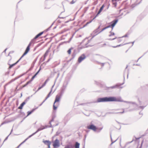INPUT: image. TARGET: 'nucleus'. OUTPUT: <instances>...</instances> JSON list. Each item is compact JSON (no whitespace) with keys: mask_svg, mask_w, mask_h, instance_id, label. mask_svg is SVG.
I'll return each mask as SVG.
<instances>
[{"mask_svg":"<svg viewBox=\"0 0 148 148\" xmlns=\"http://www.w3.org/2000/svg\"><path fill=\"white\" fill-rule=\"evenodd\" d=\"M115 101H120L119 100H117L116 98L115 97L110 96L106 97H103L98 98L97 101L91 102L89 103H81L80 105H84L87 106L88 104L93 103L96 102H114Z\"/></svg>","mask_w":148,"mask_h":148,"instance_id":"obj_1","label":"nucleus"},{"mask_svg":"<svg viewBox=\"0 0 148 148\" xmlns=\"http://www.w3.org/2000/svg\"><path fill=\"white\" fill-rule=\"evenodd\" d=\"M67 84L68 83L67 82H65L63 84V87H64V88H65L66 87ZM64 89H64L63 88L62 89L61 91V95L60 96H58V95L56 96L53 106V110H56L57 109V106H55V104L56 103L59 102L60 101V100L61 95L62 94L64 93Z\"/></svg>","mask_w":148,"mask_h":148,"instance_id":"obj_2","label":"nucleus"},{"mask_svg":"<svg viewBox=\"0 0 148 148\" xmlns=\"http://www.w3.org/2000/svg\"><path fill=\"white\" fill-rule=\"evenodd\" d=\"M147 148L148 147V138L146 139H143L142 141L140 148Z\"/></svg>","mask_w":148,"mask_h":148,"instance_id":"obj_3","label":"nucleus"},{"mask_svg":"<svg viewBox=\"0 0 148 148\" xmlns=\"http://www.w3.org/2000/svg\"><path fill=\"white\" fill-rule=\"evenodd\" d=\"M124 83L123 82L122 83H118L116 84L115 85L113 86H112L110 87H106V90H107L110 91L111 90H112L114 88H118L120 86L123 85L124 84Z\"/></svg>","mask_w":148,"mask_h":148,"instance_id":"obj_4","label":"nucleus"},{"mask_svg":"<svg viewBox=\"0 0 148 148\" xmlns=\"http://www.w3.org/2000/svg\"><path fill=\"white\" fill-rule=\"evenodd\" d=\"M87 128L88 129L93 130L94 131H96L98 129V127H97L95 126L91 123L90 125L87 126Z\"/></svg>","mask_w":148,"mask_h":148,"instance_id":"obj_5","label":"nucleus"},{"mask_svg":"<svg viewBox=\"0 0 148 148\" xmlns=\"http://www.w3.org/2000/svg\"><path fill=\"white\" fill-rule=\"evenodd\" d=\"M60 146L59 140L56 139L53 143V148H56L57 147H59Z\"/></svg>","mask_w":148,"mask_h":148,"instance_id":"obj_6","label":"nucleus"},{"mask_svg":"<svg viewBox=\"0 0 148 148\" xmlns=\"http://www.w3.org/2000/svg\"><path fill=\"white\" fill-rule=\"evenodd\" d=\"M86 57L84 54H83L80 56L78 59V62L79 63H81L83 60L85 59Z\"/></svg>","mask_w":148,"mask_h":148,"instance_id":"obj_7","label":"nucleus"},{"mask_svg":"<svg viewBox=\"0 0 148 148\" xmlns=\"http://www.w3.org/2000/svg\"><path fill=\"white\" fill-rule=\"evenodd\" d=\"M118 19H115L113 20L112 22L110 23H111L112 25V30L114 27L118 22Z\"/></svg>","mask_w":148,"mask_h":148,"instance_id":"obj_8","label":"nucleus"},{"mask_svg":"<svg viewBox=\"0 0 148 148\" xmlns=\"http://www.w3.org/2000/svg\"><path fill=\"white\" fill-rule=\"evenodd\" d=\"M105 7V4H103L102 6L101 7L99 10L98 12H97V14L96 16L93 19H94L95 18L97 17L98 15L103 10L104 7Z\"/></svg>","mask_w":148,"mask_h":148,"instance_id":"obj_9","label":"nucleus"},{"mask_svg":"<svg viewBox=\"0 0 148 148\" xmlns=\"http://www.w3.org/2000/svg\"><path fill=\"white\" fill-rule=\"evenodd\" d=\"M38 107H37L35 108H33L30 111H28L27 112V115L26 116H25V118H26L30 115L32 113L36 110L37 109Z\"/></svg>","mask_w":148,"mask_h":148,"instance_id":"obj_10","label":"nucleus"},{"mask_svg":"<svg viewBox=\"0 0 148 148\" xmlns=\"http://www.w3.org/2000/svg\"><path fill=\"white\" fill-rule=\"evenodd\" d=\"M117 100H119L120 101H118V102H123L125 103H130V101H125L123 100L121 98H116Z\"/></svg>","mask_w":148,"mask_h":148,"instance_id":"obj_11","label":"nucleus"},{"mask_svg":"<svg viewBox=\"0 0 148 148\" xmlns=\"http://www.w3.org/2000/svg\"><path fill=\"white\" fill-rule=\"evenodd\" d=\"M10 60L8 62V64L9 65V66L8 68V69H10L12 68L13 66H14L15 65H16L14 63L13 64H10Z\"/></svg>","mask_w":148,"mask_h":148,"instance_id":"obj_12","label":"nucleus"},{"mask_svg":"<svg viewBox=\"0 0 148 148\" xmlns=\"http://www.w3.org/2000/svg\"><path fill=\"white\" fill-rule=\"evenodd\" d=\"M106 29V27H104V28H103L99 32H98V33L96 34L95 35H94V36L92 37L91 38V39H92L93 38H94L97 35H98V34L100 33L101 32H102L103 30H105Z\"/></svg>","mask_w":148,"mask_h":148,"instance_id":"obj_13","label":"nucleus"},{"mask_svg":"<svg viewBox=\"0 0 148 148\" xmlns=\"http://www.w3.org/2000/svg\"><path fill=\"white\" fill-rule=\"evenodd\" d=\"M42 142L45 145H47L51 143V142L48 140H43Z\"/></svg>","mask_w":148,"mask_h":148,"instance_id":"obj_14","label":"nucleus"},{"mask_svg":"<svg viewBox=\"0 0 148 148\" xmlns=\"http://www.w3.org/2000/svg\"><path fill=\"white\" fill-rule=\"evenodd\" d=\"M124 112V111L123 110V111L122 112H118L116 111H114L113 112H109V113L110 114H119V113H121L123 114Z\"/></svg>","mask_w":148,"mask_h":148,"instance_id":"obj_15","label":"nucleus"},{"mask_svg":"<svg viewBox=\"0 0 148 148\" xmlns=\"http://www.w3.org/2000/svg\"><path fill=\"white\" fill-rule=\"evenodd\" d=\"M119 0H112L113 4L114 5L115 7L116 6V1H119Z\"/></svg>","mask_w":148,"mask_h":148,"instance_id":"obj_16","label":"nucleus"},{"mask_svg":"<svg viewBox=\"0 0 148 148\" xmlns=\"http://www.w3.org/2000/svg\"><path fill=\"white\" fill-rule=\"evenodd\" d=\"M80 144L77 142H76L75 143V148H79Z\"/></svg>","mask_w":148,"mask_h":148,"instance_id":"obj_17","label":"nucleus"},{"mask_svg":"<svg viewBox=\"0 0 148 148\" xmlns=\"http://www.w3.org/2000/svg\"><path fill=\"white\" fill-rule=\"evenodd\" d=\"M130 42H129V43H125V44H120L119 45H117L116 46H112V47H113V48H116V47H120V46H122L123 45H126V44H128L129 43H130Z\"/></svg>","mask_w":148,"mask_h":148,"instance_id":"obj_18","label":"nucleus"},{"mask_svg":"<svg viewBox=\"0 0 148 148\" xmlns=\"http://www.w3.org/2000/svg\"><path fill=\"white\" fill-rule=\"evenodd\" d=\"M34 66V64H32L30 68L27 71L26 73H28L29 71H31L33 68Z\"/></svg>","mask_w":148,"mask_h":148,"instance_id":"obj_19","label":"nucleus"},{"mask_svg":"<svg viewBox=\"0 0 148 148\" xmlns=\"http://www.w3.org/2000/svg\"><path fill=\"white\" fill-rule=\"evenodd\" d=\"M47 56V55H45L44 54L43 56L44 57H43V59H42V57L40 59V60H41V62H43V61H44L45 60V58Z\"/></svg>","mask_w":148,"mask_h":148,"instance_id":"obj_20","label":"nucleus"},{"mask_svg":"<svg viewBox=\"0 0 148 148\" xmlns=\"http://www.w3.org/2000/svg\"><path fill=\"white\" fill-rule=\"evenodd\" d=\"M97 63L98 64H101V66L102 68L104 64H106L108 63V64H109V63L108 62H105V63H101V62H98Z\"/></svg>","mask_w":148,"mask_h":148,"instance_id":"obj_21","label":"nucleus"},{"mask_svg":"<svg viewBox=\"0 0 148 148\" xmlns=\"http://www.w3.org/2000/svg\"><path fill=\"white\" fill-rule=\"evenodd\" d=\"M97 31V30H95L93 31V32L91 34V35L92 36V37L94 36V35H95L96 34L98 33V32Z\"/></svg>","mask_w":148,"mask_h":148,"instance_id":"obj_22","label":"nucleus"},{"mask_svg":"<svg viewBox=\"0 0 148 148\" xmlns=\"http://www.w3.org/2000/svg\"><path fill=\"white\" fill-rule=\"evenodd\" d=\"M73 48L72 47H71V48L69 49V50L67 51V52L68 54H70L71 53V50L73 49Z\"/></svg>","mask_w":148,"mask_h":148,"instance_id":"obj_23","label":"nucleus"},{"mask_svg":"<svg viewBox=\"0 0 148 148\" xmlns=\"http://www.w3.org/2000/svg\"><path fill=\"white\" fill-rule=\"evenodd\" d=\"M73 146L72 145H66L64 148H72Z\"/></svg>","mask_w":148,"mask_h":148,"instance_id":"obj_24","label":"nucleus"},{"mask_svg":"<svg viewBox=\"0 0 148 148\" xmlns=\"http://www.w3.org/2000/svg\"><path fill=\"white\" fill-rule=\"evenodd\" d=\"M110 138H111V142H112V143L111 144V145H112L113 143H114L117 140V139H118V138H117L115 140L113 141V140L112 139V137H111V135L110 134Z\"/></svg>","mask_w":148,"mask_h":148,"instance_id":"obj_25","label":"nucleus"},{"mask_svg":"<svg viewBox=\"0 0 148 148\" xmlns=\"http://www.w3.org/2000/svg\"><path fill=\"white\" fill-rule=\"evenodd\" d=\"M110 138H111V142H112V143L111 144V145H112L113 143H114L117 140V139H118V138H117L115 140L113 141V140L112 139V137H111V135L110 134Z\"/></svg>","mask_w":148,"mask_h":148,"instance_id":"obj_26","label":"nucleus"},{"mask_svg":"<svg viewBox=\"0 0 148 148\" xmlns=\"http://www.w3.org/2000/svg\"><path fill=\"white\" fill-rule=\"evenodd\" d=\"M94 19H93V18L91 20H90V21H89V22H87L86 23V24H85V25H84V26H83V27H86V26H87V25H88V24H89V23H91L92 21L94 20Z\"/></svg>","mask_w":148,"mask_h":148,"instance_id":"obj_27","label":"nucleus"},{"mask_svg":"<svg viewBox=\"0 0 148 148\" xmlns=\"http://www.w3.org/2000/svg\"><path fill=\"white\" fill-rule=\"evenodd\" d=\"M94 19H93V18L91 20H90V21H89V22H87L86 23V24H85V25H84V26H83V27H86V26H87V25H88V24H89V23H91L92 21L94 20Z\"/></svg>","mask_w":148,"mask_h":148,"instance_id":"obj_28","label":"nucleus"},{"mask_svg":"<svg viewBox=\"0 0 148 148\" xmlns=\"http://www.w3.org/2000/svg\"><path fill=\"white\" fill-rule=\"evenodd\" d=\"M24 106V105L22 103H21L20 106L18 107V109L20 110L22 109Z\"/></svg>","mask_w":148,"mask_h":148,"instance_id":"obj_29","label":"nucleus"},{"mask_svg":"<svg viewBox=\"0 0 148 148\" xmlns=\"http://www.w3.org/2000/svg\"><path fill=\"white\" fill-rule=\"evenodd\" d=\"M50 47L46 51L45 53L44 54L45 55H47L49 52L50 50Z\"/></svg>","mask_w":148,"mask_h":148,"instance_id":"obj_30","label":"nucleus"},{"mask_svg":"<svg viewBox=\"0 0 148 148\" xmlns=\"http://www.w3.org/2000/svg\"><path fill=\"white\" fill-rule=\"evenodd\" d=\"M40 36V34L39 33L35 36L34 37V39H36Z\"/></svg>","mask_w":148,"mask_h":148,"instance_id":"obj_31","label":"nucleus"},{"mask_svg":"<svg viewBox=\"0 0 148 148\" xmlns=\"http://www.w3.org/2000/svg\"><path fill=\"white\" fill-rule=\"evenodd\" d=\"M112 30H111V31H110V34H109V36H113V35H114V34H115L114 32H112Z\"/></svg>","mask_w":148,"mask_h":148,"instance_id":"obj_32","label":"nucleus"},{"mask_svg":"<svg viewBox=\"0 0 148 148\" xmlns=\"http://www.w3.org/2000/svg\"><path fill=\"white\" fill-rule=\"evenodd\" d=\"M30 97H28L24 101L26 103L29 100Z\"/></svg>","mask_w":148,"mask_h":148,"instance_id":"obj_33","label":"nucleus"},{"mask_svg":"<svg viewBox=\"0 0 148 148\" xmlns=\"http://www.w3.org/2000/svg\"><path fill=\"white\" fill-rule=\"evenodd\" d=\"M30 47L27 46L25 51L28 53L30 50Z\"/></svg>","mask_w":148,"mask_h":148,"instance_id":"obj_34","label":"nucleus"},{"mask_svg":"<svg viewBox=\"0 0 148 148\" xmlns=\"http://www.w3.org/2000/svg\"><path fill=\"white\" fill-rule=\"evenodd\" d=\"M10 135H8L5 138V140H4V141H3V142L2 145H1V146H0V147H1L2 145H3V143L5 141H6V140H7L8 138V137H9V136Z\"/></svg>","mask_w":148,"mask_h":148,"instance_id":"obj_35","label":"nucleus"},{"mask_svg":"<svg viewBox=\"0 0 148 148\" xmlns=\"http://www.w3.org/2000/svg\"><path fill=\"white\" fill-rule=\"evenodd\" d=\"M40 70H41V67H40L39 69L38 70V71L35 73V75L36 76L38 75V74L40 72Z\"/></svg>","mask_w":148,"mask_h":148,"instance_id":"obj_36","label":"nucleus"},{"mask_svg":"<svg viewBox=\"0 0 148 148\" xmlns=\"http://www.w3.org/2000/svg\"><path fill=\"white\" fill-rule=\"evenodd\" d=\"M112 25L111 24L110 25H109L108 26L106 27V29H108L109 28H110V27H111L112 28Z\"/></svg>","mask_w":148,"mask_h":148,"instance_id":"obj_37","label":"nucleus"},{"mask_svg":"<svg viewBox=\"0 0 148 148\" xmlns=\"http://www.w3.org/2000/svg\"><path fill=\"white\" fill-rule=\"evenodd\" d=\"M36 76L34 75L33 76H32L30 80L32 81Z\"/></svg>","mask_w":148,"mask_h":148,"instance_id":"obj_38","label":"nucleus"},{"mask_svg":"<svg viewBox=\"0 0 148 148\" xmlns=\"http://www.w3.org/2000/svg\"><path fill=\"white\" fill-rule=\"evenodd\" d=\"M134 140L133 139V140L129 142H128L127 143H126V144L125 145H126V146L128 144L131 143Z\"/></svg>","mask_w":148,"mask_h":148,"instance_id":"obj_39","label":"nucleus"},{"mask_svg":"<svg viewBox=\"0 0 148 148\" xmlns=\"http://www.w3.org/2000/svg\"><path fill=\"white\" fill-rule=\"evenodd\" d=\"M45 129V128H43V127H42V128H41V127H40V128H38V130H39V131H41V130H43V129Z\"/></svg>","mask_w":148,"mask_h":148,"instance_id":"obj_40","label":"nucleus"},{"mask_svg":"<svg viewBox=\"0 0 148 148\" xmlns=\"http://www.w3.org/2000/svg\"><path fill=\"white\" fill-rule=\"evenodd\" d=\"M27 53H28L27 52L25 51L23 53V56H25L26 55Z\"/></svg>","mask_w":148,"mask_h":148,"instance_id":"obj_41","label":"nucleus"},{"mask_svg":"<svg viewBox=\"0 0 148 148\" xmlns=\"http://www.w3.org/2000/svg\"><path fill=\"white\" fill-rule=\"evenodd\" d=\"M49 80V79H47L45 80V82H44V83L43 84H45V85L46 83H47V82Z\"/></svg>","mask_w":148,"mask_h":148,"instance_id":"obj_42","label":"nucleus"},{"mask_svg":"<svg viewBox=\"0 0 148 148\" xmlns=\"http://www.w3.org/2000/svg\"><path fill=\"white\" fill-rule=\"evenodd\" d=\"M121 138H120V142H121ZM120 146L121 147V148H125L126 147V145H125V146L123 147H122L121 146V142H120Z\"/></svg>","mask_w":148,"mask_h":148,"instance_id":"obj_43","label":"nucleus"},{"mask_svg":"<svg viewBox=\"0 0 148 148\" xmlns=\"http://www.w3.org/2000/svg\"><path fill=\"white\" fill-rule=\"evenodd\" d=\"M52 92V90H51L49 92V93H48V94L47 95V96L48 97H49L50 95V94L51 92Z\"/></svg>","mask_w":148,"mask_h":148,"instance_id":"obj_44","label":"nucleus"},{"mask_svg":"<svg viewBox=\"0 0 148 148\" xmlns=\"http://www.w3.org/2000/svg\"><path fill=\"white\" fill-rule=\"evenodd\" d=\"M20 113L22 115H24L25 114V113H24V112H23L21 110H20Z\"/></svg>","mask_w":148,"mask_h":148,"instance_id":"obj_45","label":"nucleus"},{"mask_svg":"<svg viewBox=\"0 0 148 148\" xmlns=\"http://www.w3.org/2000/svg\"><path fill=\"white\" fill-rule=\"evenodd\" d=\"M51 28V27H49V28H48L47 29H46L45 30L44 32H47Z\"/></svg>","mask_w":148,"mask_h":148,"instance_id":"obj_46","label":"nucleus"},{"mask_svg":"<svg viewBox=\"0 0 148 148\" xmlns=\"http://www.w3.org/2000/svg\"><path fill=\"white\" fill-rule=\"evenodd\" d=\"M32 81L30 80H29V81L27 82L26 83V84L27 85H28V84H30V83H31V82H32Z\"/></svg>","mask_w":148,"mask_h":148,"instance_id":"obj_47","label":"nucleus"},{"mask_svg":"<svg viewBox=\"0 0 148 148\" xmlns=\"http://www.w3.org/2000/svg\"><path fill=\"white\" fill-rule=\"evenodd\" d=\"M41 89V88L40 87H39L38 90L35 92L34 93V94H35L37 92H38V91H39Z\"/></svg>","mask_w":148,"mask_h":148,"instance_id":"obj_48","label":"nucleus"},{"mask_svg":"<svg viewBox=\"0 0 148 148\" xmlns=\"http://www.w3.org/2000/svg\"><path fill=\"white\" fill-rule=\"evenodd\" d=\"M116 38H117V37H116L113 38H109L108 39V40H114L115 39H116Z\"/></svg>","mask_w":148,"mask_h":148,"instance_id":"obj_49","label":"nucleus"},{"mask_svg":"<svg viewBox=\"0 0 148 148\" xmlns=\"http://www.w3.org/2000/svg\"><path fill=\"white\" fill-rule=\"evenodd\" d=\"M148 52V50L145 53L143 54V56H141V57H140L138 60H139L140 59V58L142 57L144 55H145L146 53H147V52Z\"/></svg>","mask_w":148,"mask_h":148,"instance_id":"obj_50","label":"nucleus"},{"mask_svg":"<svg viewBox=\"0 0 148 148\" xmlns=\"http://www.w3.org/2000/svg\"><path fill=\"white\" fill-rule=\"evenodd\" d=\"M148 52V50L145 53L143 54V56H141V57H140L138 60H139L140 59V58L142 57L144 55H145L146 53H147V52Z\"/></svg>","mask_w":148,"mask_h":148,"instance_id":"obj_51","label":"nucleus"},{"mask_svg":"<svg viewBox=\"0 0 148 148\" xmlns=\"http://www.w3.org/2000/svg\"><path fill=\"white\" fill-rule=\"evenodd\" d=\"M148 52V50L145 53L143 54V56H141V57H140L138 60H139L140 59V58L142 57L144 55H145L146 53H147V52Z\"/></svg>","mask_w":148,"mask_h":148,"instance_id":"obj_52","label":"nucleus"},{"mask_svg":"<svg viewBox=\"0 0 148 148\" xmlns=\"http://www.w3.org/2000/svg\"><path fill=\"white\" fill-rule=\"evenodd\" d=\"M120 37L118 38L117 41L119 42H121V40L120 39Z\"/></svg>","mask_w":148,"mask_h":148,"instance_id":"obj_53","label":"nucleus"},{"mask_svg":"<svg viewBox=\"0 0 148 148\" xmlns=\"http://www.w3.org/2000/svg\"><path fill=\"white\" fill-rule=\"evenodd\" d=\"M95 83L98 85H99V83L96 81H95Z\"/></svg>","mask_w":148,"mask_h":148,"instance_id":"obj_54","label":"nucleus"},{"mask_svg":"<svg viewBox=\"0 0 148 148\" xmlns=\"http://www.w3.org/2000/svg\"><path fill=\"white\" fill-rule=\"evenodd\" d=\"M27 139H25V140H24L23 142H22L20 144L21 145H22L23 144V143H24L25 142V141L27 140Z\"/></svg>","mask_w":148,"mask_h":148,"instance_id":"obj_55","label":"nucleus"},{"mask_svg":"<svg viewBox=\"0 0 148 148\" xmlns=\"http://www.w3.org/2000/svg\"><path fill=\"white\" fill-rule=\"evenodd\" d=\"M130 103H132V104H136V105H137V104L135 102H131L130 101Z\"/></svg>","mask_w":148,"mask_h":148,"instance_id":"obj_56","label":"nucleus"},{"mask_svg":"<svg viewBox=\"0 0 148 148\" xmlns=\"http://www.w3.org/2000/svg\"><path fill=\"white\" fill-rule=\"evenodd\" d=\"M35 39H34V38L33 39H32V40H31V41H30V42H31L32 43H34V40H35Z\"/></svg>","mask_w":148,"mask_h":148,"instance_id":"obj_57","label":"nucleus"},{"mask_svg":"<svg viewBox=\"0 0 148 148\" xmlns=\"http://www.w3.org/2000/svg\"><path fill=\"white\" fill-rule=\"evenodd\" d=\"M51 121H49V123L50 125V126H49V127H53V126H52L51 124Z\"/></svg>","mask_w":148,"mask_h":148,"instance_id":"obj_58","label":"nucleus"},{"mask_svg":"<svg viewBox=\"0 0 148 148\" xmlns=\"http://www.w3.org/2000/svg\"><path fill=\"white\" fill-rule=\"evenodd\" d=\"M37 60V59H36L34 60V61L33 62V63L32 64H34L35 63V62H36V61Z\"/></svg>","mask_w":148,"mask_h":148,"instance_id":"obj_59","label":"nucleus"},{"mask_svg":"<svg viewBox=\"0 0 148 148\" xmlns=\"http://www.w3.org/2000/svg\"><path fill=\"white\" fill-rule=\"evenodd\" d=\"M32 44V43L31 42H30L29 43V44H28V46H27L30 47Z\"/></svg>","mask_w":148,"mask_h":148,"instance_id":"obj_60","label":"nucleus"},{"mask_svg":"<svg viewBox=\"0 0 148 148\" xmlns=\"http://www.w3.org/2000/svg\"><path fill=\"white\" fill-rule=\"evenodd\" d=\"M44 31L40 33H39V34H40V36H41L42 34H43L44 33Z\"/></svg>","mask_w":148,"mask_h":148,"instance_id":"obj_61","label":"nucleus"},{"mask_svg":"<svg viewBox=\"0 0 148 148\" xmlns=\"http://www.w3.org/2000/svg\"><path fill=\"white\" fill-rule=\"evenodd\" d=\"M44 31L40 33H39V34H40V36H41L42 34H43L44 33Z\"/></svg>","mask_w":148,"mask_h":148,"instance_id":"obj_62","label":"nucleus"},{"mask_svg":"<svg viewBox=\"0 0 148 148\" xmlns=\"http://www.w3.org/2000/svg\"><path fill=\"white\" fill-rule=\"evenodd\" d=\"M39 132V130H37L34 133V134H36L37 132Z\"/></svg>","mask_w":148,"mask_h":148,"instance_id":"obj_63","label":"nucleus"},{"mask_svg":"<svg viewBox=\"0 0 148 148\" xmlns=\"http://www.w3.org/2000/svg\"><path fill=\"white\" fill-rule=\"evenodd\" d=\"M51 144H49L48 145H47L48 146V148H50V145Z\"/></svg>","mask_w":148,"mask_h":148,"instance_id":"obj_64","label":"nucleus"}]
</instances>
